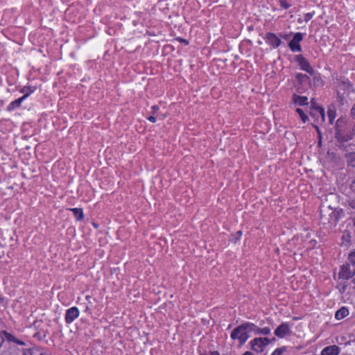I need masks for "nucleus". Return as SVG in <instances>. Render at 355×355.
Segmentation results:
<instances>
[{
  "label": "nucleus",
  "instance_id": "nucleus-12",
  "mask_svg": "<svg viewBox=\"0 0 355 355\" xmlns=\"http://www.w3.org/2000/svg\"><path fill=\"white\" fill-rule=\"evenodd\" d=\"M251 324V330L252 332H254L257 335H269L270 334L271 329L268 327H266L263 328H260L257 326L255 324L250 322Z\"/></svg>",
  "mask_w": 355,
  "mask_h": 355
},
{
  "label": "nucleus",
  "instance_id": "nucleus-10",
  "mask_svg": "<svg viewBox=\"0 0 355 355\" xmlns=\"http://www.w3.org/2000/svg\"><path fill=\"white\" fill-rule=\"evenodd\" d=\"M291 105L304 106L309 104L308 98L306 96H301L296 94H293Z\"/></svg>",
  "mask_w": 355,
  "mask_h": 355
},
{
  "label": "nucleus",
  "instance_id": "nucleus-44",
  "mask_svg": "<svg viewBox=\"0 0 355 355\" xmlns=\"http://www.w3.org/2000/svg\"><path fill=\"white\" fill-rule=\"evenodd\" d=\"M353 225L355 227V218H352Z\"/></svg>",
  "mask_w": 355,
  "mask_h": 355
},
{
  "label": "nucleus",
  "instance_id": "nucleus-37",
  "mask_svg": "<svg viewBox=\"0 0 355 355\" xmlns=\"http://www.w3.org/2000/svg\"><path fill=\"white\" fill-rule=\"evenodd\" d=\"M2 335H4L3 331H0V347L2 346L3 343V338Z\"/></svg>",
  "mask_w": 355,
  "mask_h": 355
},
{
  "label": "nucleus",
  "instance_id": "nucleus-7",
  "mask_svg": "<svg viewBox=\"0 0 355 355\" xmlns=\"http://www.w3.org/2000/svg\"><path fill=\"white\" fill-rule=\"evenodd\" d=\"M35 92V88H33L32 90H31L29 92L24 94L23 96L19 98L18 99H16L13 101H12L7 107L6 110L8 112H12L16 108H18L21 106V103L26 99L29 95Z\"/></svg>",
  "mask_w": 355,
  "mask_h": 355
},
{
  "label": "nucleus",
  "instance_id": "nucleus-4",
  "mask_svg": "<svg viewBox=\"0 0 355 355\" xmlns=\"http://www.w3.org/2000/svg\"><path fill=\"white\" fill-rule=\"evenodd\" d=\"M294 60L297 62L300 69L309 74H314V69L311 67L309 62L302 55H295Z\"/></svg>",
  "mask_w": 355,
  "mask_h": 355
},
{
  "label": "nucleus",
  "instance_id": "nucleus-29",
  "mask_svg": "<svg viewBox=\"0 0 355 355\" xmlns=\"http://www.w3.org/2000/svg\"><path fill=\"white\" fill-rule=\"evenodd\" d=\"M241 235L242 231L241 230L237 231L234 235H232V239L234 240V242L236 243L237 241H239L241 239Z\"/></svg>",
  "mask_w": 355,
  "mask_h": 355
},
{
  "label": "nucleus",
  "instance_id": "nucleus-28",
  "mask_svg": "<svg viewBox=\"0 0 355 355\" xmlns=\"http://www.w3.org/2000/svg\"><path fill=\"white\" fill-rule=\"evenodd\" d=\"M295 33H293V32H290L289 33H285V34H283V33H280L279 36L283 38L284 40H289L291 37Z\"/></svg>",
  "mask_w": 355,
  "mask_h": 355
},
{
  "label": "nucleus",
  "instance_id": "nucleus-16",
  "mask_svg": "<svg viewBox=\"0 0 355 355\" xmlns=\"http://www.w3.org/2000/svg\"><path fill=\"white\" fill-rule=\"evenodd\" d=\"M313 76V84L316 87H322L324 85V82L322 80L320 74L314 71V74H310Z\"/></svg>",
  "mask_w": 355,
  "mask_h": 355
},
{
  "label": "nucleus",
  "instance_id": "nucleus-13",
  "mask_svg": "<svg viewBox=\"0 0 355 355\" xmlns=\"http://www.w3.org/2000/svg\"><path fill=\"white\" fill-rule=\"evenodd\" d=\"M339 352V347L334 345L324 347L321 352V355H338Z\"/></svg>",
  "mask_w": 355,
  "mask_h": 355
},
{
  "label": "nucleus",
  "instance_id": "nucleus-21",
  "mask_svg": "<svg viewBox=\"0 0 355 355\" xmlns=\"http://www.w3.org/2000/svg\"><path fill=\"white\" fill-rule=\"evenodd\" d=\"M347 162L348 164L352 167H355V153H349L347 154Z\"/></svg>",
  "mask_w": 355,
  "mask_h": 355
},
{
  "label": "nucleus",
  "instance_id": "nucleus-27",
  "mask_svg": "<svg viewBox=\"0 0 355 355\" xmlns=\"http://www.w3.org/2000/svg\"><path fill=\"white\" fill-rule=\"evenodd\" d=\"M313 15H314V12L306 13L304 16V21L305 22H308L309 21H310L312 19Z\"/></svg>",
  "mask_w": 355,
  "mask_h": 355
},
{
  "label": "nucleus",
  "instance_id": "nucleus-15",
  "mask_svg": "<svg viewBox=\"0 0 355 355\" xmlns=\"http://www.w3.org/2000/svg\"><path fill=\"white\" fill-rule=\"evenodd\" d=\"M295 80L298 85H302L304 83H309L310 78L306 74L297 73L295 74Z\"/></svg>",
  "mask_w": 355,
  "mask_h": 355
},
{
  "label": "nucleus",
  "instance_id": "nucleus-39",
  "mask_svg": "<svg viewBox=\"0 0 355 355\" xmlns=\"http://www.w3.org/2000/svg\"><path fill=\"white\" fill-rule=\"evenodd\" d=\"M340 138H341L343 141H348V140L351 139L352 137L351 136H348V135H347V136H343V137H341V136H340Z\"/></svg>",
  "mask_w": 355,
  "mask_h": 355
},
{
  "label": "nucleus",
  "instance_id": "nucleus-33",
  "mask_svg": "<svg viewBox=\"0 0 355 355\" xmlns=\"http://www.w3.org/2000/svg\"><path fill=\"white\" fill-rule=\"evenodd\" d=\"M159 107L157 105H155L152 106V107H151L152 114H155L159 110Z\"/></svg>",
  "mask_w": 355,
  "mask_h": 355
},
{
  "label": "nucleus",
  "instance_id": "nucleus-5",
  "mask_svg": "<svg viewBox=\"0 0 355 355\" xmlns=\"http://www.w3.org/2000/svg\"><path fill=\"white\" fill-rule=\"evenodd\" d=\"M354 275L355 269L351 270V267L349 263H345L340 266V270L338 273L340 279L348 280L352 278Z\"/></svg>",
  "mask_w": 355,
  "mask_h": 355
},
{
  "label": "nucleus",
  "instance_id": "nucleus-45",
  "mask_svg": "<svg viewBox=\"0 0 355 355\" xmlns=\"http://www.w3.org/2000/svg\"><path fill=\"white\" fill-rule=\"evenodd\" d=\"M42 355H49V354H46V353H44V352H42Z\"/></svg>",
  "mask_w": 355,
  "mask_h": 355
},
{
  "label": "nucleus",
  "instance_id": "nucleus-23",
  "mask_svg": "<svg viewBox=\"0 0 355 355\" xmlns=\"http://www.w3.org/2000/svg\"><path fill=\"white\" fill-rule=\"evenodd\" d=\"M296 112L300 115L302 121L304 122V123H306L308 119H309V117L307 116V115L304 113V112L303 111L302 109L301 108H297L296 109Z\"/></svg>",
  "mask_w": 355,
  "mask_h": 355
},
{
  "label": "nucleus",
  "instance_id": "nucleus-38",
  "mask_svg": "<svg viewBox=\"0 0 355 355\" xmlns=\"http://www.w3.org/2000/svg\"><path fill=\"white\" fill-rule=\"evenodd\" d=\"M147 119H148V121H150L152 123H155L156 122V118L154 116H150Z\"/></svg>",
  "mask_w": 355,
  "mask_h": 355
},
{
  "label": "nucleus",
  "instance_id": "nucleus-9",
  "mask_svg": "<svg viewBox=\"0 0 355 355\" xmlns=\"http://www.w3.org/2000/svg\"><path fill=\"white\" fill-rule=\"evenodd\" d=\"M264 39L273 49L279 47L282 43L281 39L273 33H267Z\"/></svg>",
  "mask_w": 355,
  "mask_h": 355
},
{
  "label": "nucleus",
  "instance_id": "nucleus-8",
  "mask_svg": "<svg viewBox=\"0 0 355 355\" xmlns=\"http://www.w3.org/2000/svg\"><path fill=\"white\" fill-rule=\"evenodd\" d=\"M291 333L289 325L286 322H282L280 325H279L277 329L275 330V335L280 338H284L287 335H290Z\"/></svg>",
  "mask_w": 355,
  "mask_h": 355
},
{
  "label": "nucleus",
  "instance_id": "nucleus-35",
  "mask_svg": "<svg viewBox=\"0 0 355 355\" xmlns=\"http://www.w3.org/2000/svg\"><path fill=\"white\" fill-rule=\"evenodd\" d=\"M350 114H351L352 117L355 119V103L353 105V106L351 109Z\"/></svg>",
  "mask_w": 355,
  "mask_h": 355
},
{
  "label": "nucleus",
  "instance_id": "nucleus-36",
  "mask_svg": "<svg viewBox=\"0 0 355 355\" xmlns=\"http://www.w3.org/2000/svg\"><path fill=\"white\" fill-rule=\"evenodd\" d=\"M349 188L354 193H355V177L352 183L350 184Z\"/></svg>",
  "mask_w": 355,
  "mask_h": 355
},
{
  "label": "nucleus",
  "instance_id": "nucleus-19",
  "mask_svg": "<svg viewBox=\"0 0 355 355\" xmlns=\"http://www.w3.org/2000/svg\"><path fill=\"white\" fill-rule=\"evenodd\" d=\"M47 334V330L41 329L40 331L35 332L33 337L37 339L38 340H43L46 338Z\"/></svg>",
  "mask_w": 355,
  "mask_h": 355
},
{
  "label": "nucleus",
  "instance_id": "nucleus-11",
  "mask_svg": "<svg viewBox=\"0 0 355 355\" xmlns=\"http://www.w3.org/2000/svg\"><path fill=\"white\" fill-rule=\"evenodd\" d=\"M311 107L314 110V113L311 112V114L313 116H318V117H320L321 120L323 121L324 120V110L320 106L315 105V103L314 99H311Z\"/></svg>",
  "mask_w": 355,
  "mask_h": 355
},
{
  "label": "nucleus",
  "instance_id": "nucleus-22",
  "mask_svg": "<svg viewBox=\"0 0 355 355\" xmlns=\"http://www.w3.org/2000/svg\"><path fill=\"white\" fill-rule=\"evenodd\" d=\"M3 332H4V335H2L3 338V342L5 340H7L8 342H12V343H15V341H17V338L15 337L13 335L8 333L6 331H3Z\"/></svg>",
  "mask_w": 355,
  "mask_h": 355
},
{
  "label": "nucleus",
  "instance_id": "nucleus-2",
  "mask_svg": "<svg viewBox=\"0 0 355 355\" xmlns=\"http://www.w3.org/2000/svg\"><path fill=\"white\" fill-rule=\"evenodd\" d=\"M270 343V340L268 338H255L250 340V345L252 350L260 353L262 352L265 347Z\"/></svg>",
  "mask_w": 355,
  "mask_h": 355
},
{
  "label": "nucleus",
  "instance_id": "nucleus-40",
  "mask_svg": "<svg viewBox=\"0 0 355 355\" xmlns=\"http://www.w3.org/2000/svg\"><path fill=\"white\" fill-rule=\"evenodd\" d=\"M15 343H17L18 345H25V343L22 340H20L19 339L17 338V341L15 342Z\"/></svg>",
  "mask_w": 355,
  "mask_h": 355
},
{
  "label": "nucleus",
  "instance_id": "nucleus-24",
  "mask_svg": "<svg viewBox=\"0 0 355 355\" xmlns=\"http://www.w3.org/2000/svg\"><path fill=\"white\" fill-rule=\"evenodd\" d=\"M286 350V347H279L275 349L271 355H282Z\"/></svg>",
  "mask_w": 355,
  "mask_h": 355
},
{
  "label": "nucleus",
  "instance_id": "nucleus-34",
  "mask_svg": "<svg viewBox=\"0 0 355 355\" xmlns=\"http://www.w3.org/2000/svg\"><path fill=\"white\" fill-rule=\"evenodd\" d=\"M200 355H220L218 352L217 351H213V352H209L208 353H203V354H201Z\"/></svg>",
  "mask_w": 355,
  "mask_h": 355
},
{
  "label": "nucleus",
  "instance_id": "nucleus-14",
  "mask_svg": "<svg viewBox=\"0 0 355 355\" xmlns=\"http://www.w3.org/2000/svg\"><path fill=\"white\" fill-rule=\"evenodd\" d=\"M349 315V310L345 306H342L335 313V318L336 320H342Z\"/></svg>",
  "mask_w": 355,
  "mask_h": 355
},
{
  "label": "nucleus",
  "instance_id": "nucleus-32",
  "mask_svg": "<svg viewBox=\"0 0 355 355\" xmlns=\"http://www.w3.org/2000/svg\"><path fill=\"white\" fill-rule=\"evenodd\" d=\"M341 286V288H340V293H345L347 290V282H344V283H342L340 284Z\"/></svg>",
  "mask_w": 355,
  "mask_h": 355
},
{
  "label": "nucleus",
  "instance_id": "nucleus-30",
  "mask_svg": "<svg viewBox=\"0 0 355 355\" xmlns=\"http://www.w3.org/2000/svg\"><path fill=\"white\" fill-rule=\"evenodd\" d=\"M33 88H35V89H36L35 87H22V89L20 90V92L21 93H24V94H26V93L29 92L31 90L33 89Z\"/></svg>",
  "mask_w": 355,
  "mask_h": 355
},
{
  "label": "nucleus",
  "instance_id": "nucleus-43",
  "mask_svg": "<svg viewBox=\"0 0 355 355\" xmlns=\"http://www.w3.org/2000/svg\"><path fill=\"white\" fill-rule=\"evenodd\" d=\"M297 22H298L299 24H302V19L301 18H299V19H297Z\"/></svg>",
  "mask_w": 355,
  "mask_h": 355
},
{
  "label": "nucleus",
  "instance_id": "nucleus-3",
  "mask_svg": "<svg viewBox=\"0 0 355 355\" xmlns=\"http://www.w3.org/2000/svg\"><path fill=\"white\" fill-rule=\"evenodd\" d=\"M303 33H295L293 35V39L288 42V46L292 52H301L302 47L300 42L303 40Z\"/></svg>",
  "mask_w": 355,
  "mask_h": 355
},
{
  "label": "nucleus",
  "instance_id": "nucleus-1",
  "mask_svg": "<svg viewBox=\"0 0 355 355\" xmlns=\"http://www.w3.org/2000/svg\"><path fill=\"white\" fill-rule=\"evenodd\" d=\"M250 322H244L235 327L230 334V338L234 340L239 341V346H243L250 338V333L252 332Z\"/></svg>",
  "mask_w": 355,
  "mask_h": 355
},
{
  "label": "nucleus",
  "instance_id": "nucleus-25",
  "mask_svg": "<svg viewBox=\"0 0 355 355\" xmlns=\"http://www.w3.org/2000/svg\"><path fill=\"white\" fill-rule=\"evenodd\" d=\"M280 6L284 9L289 8L291 5L287 2V0H278Z\"/></svg>",
  "mask_w": 355,
  "mask_h": 355
},
{
  "label": "nucleus",
  "instance_id": "nucleus-42",
  "mask_svg": "<svg viewBox=\"0 0 355 355\" xmlns=\"http://www.w3.org/2000/svg\"><path fill=\"white\" fill-rule=\"evenodd\" d=\"M352 283L353 284V289L355 290V278L352 280Z\"/></svg>",
  "mask_w": 355,
  "mask_h": 355
},
{
  "label": "nucleus",
  "instance_id": "nucleus-46",
  "mask_svg": "<svg viewBox=\"0 0 355 355\" xmlns=\"http://www.w3.org/2000/svg\"><path fill=\"white\" fill-rule=\"evenodd\" d=\"M184 43L188 44V42L185 40H184Z\"/></svg>",
  "mask_w": 355,
  "mask_h": 355
},
{
  "label": "nucleus",
  "instance_id": "nucleus-26",
  "mask_svg": "<svg viewBox=\"0 0 355 355\" xmlns=\"http://www.w3.org/2000/svg\"><path fill=\"white\" fill-rule=\"evenodd\" d=\"M348 259L353 266H355V250L349 253Z\"/></svg>",
  "mask_w": 355,
  "mask_h": 355
},
{
  "label": "nucleus",
  "instance_id": "nucleus-17",
  "mask_svg": "<svg viewBox=\"0 0 355 355\" xmlns=\"http://www.w3.org/2000/svg\"><path fill=\"white\" fill-rule=\"evenodd\" d=\"M70 211L73 212V216L77 220H81L84 218L83 210L81 208H71Z\"/></svg>",
  "mask_w": 355,
  "mask_h": 355
},
{
  "label": "nucleus",
  "instance_id": "nucleus-41",
  "mask_svg": "<svg viewBox=\"0 0 355 355\" xmlns=\"http://www.w3.org/2000/svg\"><path fill=\"white\" fill-rule=\"evenodd\" d=\"M243 355H254V354L252 352H251L250 351H247L244 354H243Z\"/></svg>",
  "mask_w": 355,
  "mask_h": 355
},
{
  "label": "nucleus",
  "instance_id": "nucleus-18",
  "mask_svg": "<svg viewBox=\"0 0 355 355\" xmlns=\"http://www.w3.org/2000/svg\"><path fill=\"white\" fill-rule=\"evenodd\" d=\"M23 355H42V351L38 348H29L24 349Z\"/></svg>",
  "mask_w": 355,
  "mask_h": 355
},
{
  "label": "nucleus",
  "instance_id": "nucleus-6",
  "mask_svg": "<svg viewBox=\"0 0 355 355\" xmlns=\"http://www.w3.org/2000/svg\"><path fill=\"white\" fill-rule=\"evenodd\" d=\"M80 311L76 306H72L66 311L64 320L67 324L72 323L78 318Z\"/></svg>",
  "mask_w": 355,
  "mask_h": 355
},
{
  "label": "nucleus",
  "instance_id": "nucleus-20",
  "mask_svg": "<svg viewBox=\"0 0 355 355\" xmlns=\"http://www.w3.org/2000/svg\"><path fill=\"white\" fill-rule=\"evenodd\" d=\"M338 81H339V83L343 85L344 89L349 90L352 88V85L350 81L347 78H341L340 79H338Z\"/></svg>",
  "mask_w": 355,
  "mask_h": 355
},
{
  "label": "nucleus",
  "instance_id": "nucleus-31",
  "mask_svg": "<svg viewBox=\"0 0 355 355\" xmlns=\"http://www.w3.org/2000/svg\"><path fill=\"white\" fill-rule=\"evenodd\" d=\"M347 202L349 207L352 209H355V199H349Z\"/></svg>",
  "mask_w": 355,
  "mask_h": 355
}]
</instances>
